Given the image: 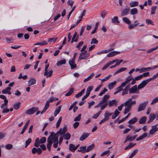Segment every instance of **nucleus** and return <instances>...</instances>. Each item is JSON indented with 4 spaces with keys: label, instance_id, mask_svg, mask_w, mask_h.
<instances>
[{
    "label": "nucleus",
    "instance_id": "obj_1",
    "mask_svg": "<svg viewBox=\"0 0 158 158\" xmlns=\"http://www.w3.org/2000/svg\"><path fill=\"white\" fill-rule=\"evenodd\" d=\"M110 96L109 94L105 95L103 98L99 101L98 104L94 106V108H98L101 106V110H103L107 107L108 105L107 101L110 98Z\"/></svg>",
    "mask_w": 158,
    "mask_h": 158
},
{
    "label": "nucleus",
    "instance_id": "obj_2",
    "mask_svg": "<svg viewBox=\"0 0 158 158\" xmlns=\"http://www.w3.org/2000/svg\"><path fill=\"white\" fill-rule=\"evenodd\" d=\"M131 103H129V101H126L124 103L122 104L120 106H119L118 107V109L119 111H120L122 110V108L124 106L125 108L123 113L125 114H126L131 110Z\"/></svg>",
    "mask_w": 158,
    "mask_h": 158
},
{
    "label": "nucleus",
    "instance_id": "obj_3",
    "mask_svg": "<svg viewBox=\"0 0 158 158\" xmlns=\"http://www.w3.org/2000/svg\"><path fill=\"white\" fill-rule=\"evenodd\" d=\"M67 131V127L66 125H64V127L62 129L60 128L56 134L54 135V136H55L56 137H58L59 135H62L63 134H64Z\"/></svg>",
    "mask_w": 158,
    "mask_h": 158
},
{
    "label": "nucleus",
    "instance_id": "obj_4",
    "mask_svg": "<svg viewBox=\"0 0 158 158\" xmlns=\"http://www.w3.org/2000/svg\"><path fill=\"white\" fill-rule=\"evenodd\" d=\"M89 56V53H87V51L85 50L84 52H82L80 53V56H79V59L85 60Z\"/></svg>",
    "mask_w": 158,
    "mask_h": 158
},
{
    "label": "nucleus",
    "instance_id": "obj_5",
    "mask_svg": "<svg viewBox=\"0 0 158 158\" xmlns=\"http://www.w3.org/2000/svg\"><path fill=\"white\" fill-rule=\"evenodd\" d=\"M38 107H33L27 110L26 111V113L29 115L33 114L38 111Z\"/></svg>",
    "mask_w": 158,
    "mask_h": 158
},
{
    "label": "nucleus",
    "instance_id": "obj_6",
    "mask_svg": "<svg viewBox=\"0 0 158 158\" xmlns=\"http://www.w3.org/2000/svg\"><path fill=\"white\" fill-rule=\"evenodd\" d=\"M148 103V101H146L140 104L139 106L138 111L139 112L144 110Z\"/></svg>",
    "mask_w": 158,
    "mask_h": 158
},
{
    "label": "nucleus",
    "instance_id": "obj_7",
    "mask_svg": "<svg viewBox=\"0 0 158 158\" xmlns=\"http://www.w3.org/2000/svg\"><path fill=\"white\" fill-rule=\"evenodd\" d=\"M129 94L139 93V91L137 90L136 85H135L129 89Z\"/></svg>",
    "mask_w": 158,
    "mask_h": 158
},
{
    "label": "nucleus",
    "instance_id": "obj_8",
    "mask_svg": "<svg viewBox=\"0 0 158 158\" xmlns=\"http://www.w3.org/2000/svg\"><path fill=\"white\" fill-rule=\"evenodd\" d=\"M130 9L127 6L121 10V16H123L127 15L129 12Z\"/></svg>",
    "mask_w": 158,
    "mask_h": 158
},
{
    "label": "nucleus",
    "instance_id": "obj_9",
    "mask_svg": "<svg viewBox=\"0 0 158 158\" xmlns=\"http://www.w3.org/2000/svg\"><path fill=\"white\" fill-rule=\"evenodd\" d=\"M137 97V95H133L132 96L131 98H129L127 101H129V103H132V104H131V107L133 105H135L136 104V101L135 100V101H132V99H135Z\"/></svg>",
    "mask_w": 158,
    "mask_h": 158
},
{
    "label": "nucleus",
    "instance_id": "obj_10",
    "mask_svg": "<svg viewBox=\"0 0 158 158\" xmlns=\"http://www.w3.org/2000/svg\"><path fill=\"white\" fill-rule=\"evenodd\" d=\"M31 152L33 154H35L37 152L39 155H40L42 152V151L40 148H33L32 149Z\"/></svg>",
    "mask_w": 158,
    "mask_h": 158
},
{
    "label": "nucleus",
    "instance_id": "obj_11",
    "mask_svg": "<svg viewBox=\"0 0 158 158\" xmlns=\"http://www.w3.org/2000/svg\"><path fill=\"white\" fill-rule=\"evenodd\" d=\"M75 60H69V64L71 66V69H73L77 67V65L75 63Z\"/></svg>",
    "mask_w": 158,
    "mask_h": 158
},
{
    "label": "nucleus",
    "instance_id": "obj_12",
    "mask_svg": "<svg viewBox=\"0 0 158 158\" xmlns=\"http://www.w3.org/2000/svg\"><path fill=\"white\" fill-rule=\"evenodd\" d=\"M1 108L3 109L2 113H7L9 111V109L7 108L8 106L5 105L3 104H2Z\"/></svg>",
    "mask_w": 158,
    "mask_h": 158
},
{
    "label": "nucleus",
    "instance_id": "obj_13",
    "mask_svg": "<svg viewBox=\"0 0 158 158\" xmlns=\"http://www.w3.org/2000/svg\"><path fill=\"white\" fill-rule=\"evenodd\" d=\"M148 84L145 80L143 81L142 82L138 85V89H141L143 88Z\"/></svg>",
    "mask_w": 158,
    "mask_h": 158
},
{
    "label": "nucleus",
    "instance_id": "obj_14",
    "mask_svg": "<svg viewBox=\"0 0 158 158\" xmlns=\"http://www.w3.org/2000/svg\"><path fill=\"white\" fill-rule=\"evenodd\" d=\"M118 102L117 101L116 99H113L110 101L108 103L109 107H111L113 106H117Z\"/></svg>",
    "mask_w": 158,
    "mask_h": 158
},
{
    "label": "nucleus",
    "instance_id": "obj_15",
    "mask_svg": "<svg viewBox=\"0 0 158 158\" xmlns=\"http://www.w3.org/2000/svg\"><path fill=\"white\" fill-rule=\"evenodd\" d=\"M11 88L10 87H8L2 90V93L3 94H11V92L10 91Z\"/></svg>",
    "mask_w": 158,
    "mask_h": 158
},
{
    "label": "nucleus",
    "instance_id": "obj_16",
    "mask_svg": "<svg viewBox=\"0 0 158 158\" xmlns=\"http://www.w3.org/2000/svg\"><path fill=\"white\" fill-rule=\"evenodd\" d=\"M89 135V134L88 133L85 132L80 137V140L81 141H82L87 138Z\"/></svg>",
    "mask_w": 158,
    "mask_h": 158
},
{
    "label": "nucleus",
    "instance_id": "obj_17",
    "mask_svg": "<svg viewBox=\"0 0 158 158\" xmlns=\"http://www.w3.org/2000/svg\"><path fill=\"white\" fill-rule=\"evenodd\" d=\"M120 53V52H119L114 51L108 53L107 54V56L108 57H111L117 54H119Z\"/></svg>",
    "mask_w": 158,
    "mask_h": 158
},
{
    "label": "nucleus",
    "instance_id": "obj_18",
    "mask_svg": "<svg viewBox=\"0 0 158 158\" xmlns=\"http://www.w3.org/2000/svg\"><path fill=\"white\" fill-rule=\"evenodd\" d=\"M117 83V81H114L113 82L110 83L108 85V88L110 90L113 88L116 85Z\"/></svg>",
    "mask_w": 158,
    "mask_h": 158
},
{
    "label": "nucleus",
    "instance_id": "obj_19",
    "mask_svg": "<svg viewBox=\"0 0 158 158\" xmlns=\"http://www.w3.org/2000/svg\"><path fill=\"white\" fill-rule=\"evenodd\" d=\"M148 135V134L147 133H144L139 137H138L136 139V140L138 141L143 139L144 138H146L147 136Z\"/></svg>",
    "mask_w": 158,
    "mask_h": 158
},
{
    "label": "nucleus",
    "instance_id": "obj_20",
    "mask_svg": "<svg viewBox=\"0 0 158 158\" xmlns=\"http://www.w3.org/2000/svg\"><path fill=\"white\" fill-rule=\"evenodd\" d=\"M54 132H51L50 136L47 139V141L48 143H52V141L53 140L52 139V138L53 137V136L54 135Z\"/></svg>",
    "mask_w": 158,
    "mask_h": 158
},
{
    "label": "nucleus",
    "instance_id": "obj_21",
    "mask_svg": "<svg viewBox=\"0 0 158 158\" xmlns=\"http://www.w3.org/2000/svg\"><path fill=\"white\" fill-rule=\"evenodd\" d=\"M147 119V117L146 116H143L141 117L139 120V123L140 124H143L145 123Z\"/></svg>",
    "mask_w": 158,
    "mask_h": 158
},
{
    "label": "nucleus",
    "instance_id": "obj_22",
    "mask_svg": "<svg viewBox=\"0 0 158 158\" xmlns=\"http://www.w3.org/2000/svg\"><path fill=\"white\" fill-rule=\"evenodd\" d=\"M53 70H51L48 72V71L44 72V75L46 76L47 78L51 77L52 74Z\"/></svg>",
    "mask_w": 158,
    "mask_h": 158
},
{
    "label": "nucleus",
    "instance_id": "obj_23",
    "mask_svg": "<svg viewBox=\"0 0 158 158\" xmlns=\"http://www.w3.org/2000/svg\"><path fill=\"white\" fill-rule=\"evenodd\" d=\"M36 82V80L34 78H31L28 81V86H30L35 84Z\"/></svg>",
    "mask_w": 158,
    "mask_h": 158
},
{
    "label": "nucleus",
    "instance_id": "obj_24",
    "mask_svg": "<svg viewBox=\"0 0 158 158\" xmlns=\"http://www.w3.org/2000/svg\"><path fill=\"white\" fill-rule=\"evenodd\" d=\"M120 112L117 109H116L112 116V118L113 119H114L119 114Z\"/></svg>",
    "mask_w": 158,
    "mask_h": 158
},
{
    "label": "nucleus",
    "instance_id": "obj_25",
    "mask_svg": "<svg viewBox=\"0 0 158 158\" xmlns=\"http://www.w3.org/2000/svg\"><path fill=\"white\" fill-rule=\"evenodd\" d=\"M112 114V113H110L108 111H106L104 114V117L108 120L109 118V117Z\"/></svg>",
    "mask_w": 158,
    "mask_h": 158
},
{
    "label": "nucleus",
    "instance_id": "obj_26",
    "mask_svg": "<svg viewBox=\"0 0 158 158\" xmlns=\"http://www.w3.org/2000/svg\"><path fill=\"white\" fill-rule=\"evenodd\" d=\"M137 118L135 117L129 121L128 123L130 125L133 124L137 121Z\"/></svg>",
    "mask_w": 158,
    "mask_h": 158
},
{
    "label": "nucleus",
    "instance_id": "obj_27",
    "mask_svg": "<svg viewBox=\"0 0 158 158\" xmlns=\"http://www.w3.org/2000/svg\"><path fill=\"white\" fill-rule=\"evenodd\" d=\"M139 2L137 1H131L130 3V6L131 7H133L137 6L138 5Z\"/></svg>",
    "mask_w": 158,
    "mask_h": 158
},
{
    "label": "nucleus",
    "instance_id": "obj_28",
    "mask_svg": "<svg viewBox=\"0 0 158 158\" xmlns=\"http://www.w3.org/2000/svg\"><path fill=\"white\" fill-rule=\"evenodd\" d=\"M93 86H90L88 87L86 92V94L89 96L91 91L93 89Z\"/></svg>",
    "mask_w": 158,
    "mask_h": 158
},
{
    "label": "nucleus",
    "instance_id": "obj_29",
    "mask_svg": "<svg viewBox=\"0 0 158 158\" xmlns=\"http://www.w3.org/2000/svg\"><path fill=\"white\" fill-rule=\"evenodd\" d=\"M111 22L113 23L116 24L119 23V21L118 20V17L117 16H115L111 20Z\"/></svg>",
    "mask_w": 158,
    "mask_h": 158
},
{
    "label": "nucleus",
    "instance_id": "obj_30",
    "mask_svg": "<svg viewBox=\"0 0 158 158\" xmlns=\"http://www.w3.org/2000/svg\"><path fill=\"white\" fill-rule=\"evenodd\" d=\"M158 128H155L153 127L149 131V135L148 137H149L150 135H153L158 131Z\"/></svg>",
    "mask_w": 158,
    "mask_h": 158
},
{
    "label": "nucleus",
    "instance_id": "obj_31",
    "mask_svg": "<svg viewBox=\"0 0 158 158\" xmlns=\"http://www.w3.org/2000/svg\"><path fill=\"white\" fill-rule=\"evenodd\" d=\"M127 69V68H122L117 70L115 72L114 75H115L118 73H120L123 71L126 70Z\"/></svg>",
    "mask_w": 158,
    "mask_h": 158
},
{
    "label": "nucleus",
    "instance_id": "obj_32",
    "mask_svg": "<svg viewBox=\"0 0 158 158\" xmlns=\"http://www.w3.org/2000/svg\"><path fill=\"white\" fill-rule=\"evenodd\" d=\"M86 146H81L79 148L77 151L79 152H82L83 153H84L86 152Z\"/></svg>",
    "mask_w": 158,
    "mask_h": 158
},
{
    "label": "nucleus",
    "instance_id": "obj_33",
    "mask_svg": "<svg viewBox=\"0 0 158 158\" xmlns=\"http://www.w3.org/2000/svg\"><path fill=\"white\" fill-rule=\"evenodd\" d=\"M49 106V104L48 103V102H46L45 104L44 107L43 109V110L41 112V114H42L43 113H44V112H45L48 108Z\"/></svg>",
    "mask_w": 158,
    "mask_h": 158
},
{
    "label": "nucleus",
    "instance_id": "obj_34",
    "mask_svg": "<svg viewBox=\"0 0 158 158\" xmlns=\"http://www.w3.org/2000/svg\"><path fill=\"white\" fill-rule=\"evenodd\" d=\"M63 136L65 139L68 140H69L71 136V135L68 132L65 134V133L63 134Z\"/></svg>",
    "mask_w": 158,
    "mask_h": 158
},
{
    "label": "nucleus",
    "instance_id": "obj_35",
    "mask_svg": "<svg viewBox=\"0 0 158 158\" xmlns=\"http://www.w3.org/2000/svg\"><path fill=\"white\" fill-rule=\"evenodd\" d=\"M134 139L133 138V136H130L129 135L127 136L126 139L124 142V143H126L127 141H132L134 140Z\"/></svg>",
    "mask_w": 158,
    "mask_h": 158
},
{
    "label": "nucleus",
    "instance_id": "obj_36",
    "mask_svg": "<svg viewBox=\"0 0 158 158\" xmlns=\"http://www.w3.org/2000/svg\"><path fill=\"white\" fill-rule=\"evenodd\" d=\"M135 24H131L129 25L128 27V28L131 29L132 28H133L134 27H136L139 24L137 22V21H136L134 22Z\"/></svg>",
    "mask_w": 158,
    "mask_h": 158
},
{
    "label": "nucleus",
    "instance_id": "obj_37",
    "mask_svg": "<svg viewBox=\"0 0 158 158\" xmlns=\"http://www.w3.org/2000/svg\"><path fill=\"white\" fill-rule=\"evenodd\" d=\"M94 144H92L89 146L87 148V149H86V152H88L90 151L93 149L94 147Z\"/></svg>",
    "mask_w": 158,
    "mask_h": 158
},
{
    "label": "nucleus",
    "instance_id": "obj_38",
    "mask_svg": "<svg viewBox=\"0 0 158 158\" xmlns=\"http://www.w3.org/2000/svg\"><path fill=\"white\" fill-rule=\"evenodd\" d=\"M40 143L39 139L38 138H37L35 141L34 145L35 147L37 148L40 146Z\"/></svg>",
    "mask_w": 158,
    "mask_h": 158
},
{
    "label": "nucleus",
    "instance_id": "obj_39",
    "mask_svg": "<svg viewBox=\"0 0 158 158\" xmlns=\"http://www.w3.org/2000/svg\"><path fill=\"white\" fill-rule=\"evenodd\" d=\"M66 60L65 59H64L63 60H60L57 62V65L58 66L59 65H61L62 64H65L66 63Z\"/></svg>",
    "mask_w": 158,
    "mask_h": 158
},
{
    "label": "nucleus",
    "instance_id": "obj_40",
    "mask_svg": "<svg viewBox=\"0 0 158 158\" xmlns=\"http://www.w3.org/2000/svg\"><path fill=\"white\" fill-rule=\"evenodd\" d=\"M74 90V89L73 88H71L68 92L65 94V95L67 96L71 95L73 92Z\"/></svg>",
    "mask_w": 158,
    "mask_h": 158
},
{
    "label": "nucleus",
    "instance_id": "obj_41",
    "mask_svg": "<svg viewBox=\"0 0 158 158\" xmlns=\"http://www.w3.org/2000/svg\"><path fill=\"white\" fill-rule=\"evenodd\" d=\"M21 103L19 102L16 103L14 105L13 107L15 109L18 110L20 107V105Z\"/></svg>",
    "mask_w": 158,
    "mask_h": 158
},
{
    "label": "nucleus",
    "instance_id": "obj_42",
    "mask_svg": "<svg viewBox=\"0 0 158 158\" xmlns=\"http://www.w3.org/2000/svg\"><path fill=\"white\" fill-rule=\"evenodd\" d=\"M61 106H60L58 108L55 110L54 113V115L55 117L57 115L60 113L61 109Z\"/></svg>",
    "mask_w": 158,
    "mask_h": 158
},
{
    "label": "nucleus",
    "instance_id": "obj_43",
    "mask_svg": "<svg viewBox=\"0 0 158 158\" xmlns=\"http://www.w3.org/2000/svg\"><path fill=\"white\" fill-rule=\"evenodd\" d=\"M123 20L124 23L127 24H129L131 23V21L127 17H123Z\"/></svg>",
    "mask_w": 158,
    "mask_h": 158
},
{
    "label": "nucleus",
    "instance_id": "obj_44",
    "mask_svg": "<svg viewBox=\"0 0 158 158\" xmlns=\"http://www.w3.org/2000/svg\"><path fill=\"white\" fill-rule=\"evenodd\" d=\"M138 12V10L136 8H134L131 9L130 10V14L132 15H134L136 14Z\"/></svg>",
    "mask_w": 158,
    "mask_h": 158
},
{
    "label": "nucleus",
    "instance_id": "obj_45",
    "mask_svg": "<svg viewBox=\"0 0 158 158\" xmlns=\"http://www.w3.org/2000/svg\"><path fill=\"white\" fill-rule=\"evenodd\" d=\"M75 145L73 144H70L69 146V149L70 151L73 152H74L75 151Z\"/></svg>",
    "mask_w": 158,
    "mask_h": 158
},
{
    "label": "nucleus",
    "instance_id": "obj_46",
    "mask_svg": "<svg viewBox=\"0 0 158 158\" xmlns=\"http://www.w3.org/2000/svg\"><path fill=\"white\" fill-rule=\"evenodd\" d=\"M138 152V150L137 149H135L132 152L131 154L129 157L130 158H132Z\"/></svg>",
    "mask_w": 158,
    "mask_h": 158
},
{
    "label": "nucleus",
    "instance_id": "obj_47",
    "mask_svg": "<svg viewBox=\"0 0 158 158\" xmlns=\"http://www.w3.org/2000/svg\"><path fill=\"white\" fill-rule=\"evenodd\" d=\"M31 138H29L25 142V148H27V146L31 143Z\"/></svg>",
    "mask_w": 158,
    "mask_h": 158
},
{
    "label": "nucleus",
    "instance_id": "obj_48",
    "mask_svg": "<svg viewBox=\"0 0 158 158\" xmlns=\"http://www.w3.org/2000/svg\"><path fill=\"white\" fill-rule=\"evenodd\" d=\"M57 38V37L49 38L48 40V42L49 43H51L52 42H55L56 41Z\"/></svg>",
    "mask_w": 158,
    "mask_h": 158
},
{
    "label": "nucleus",
    "instance_id": "obj_49",
    "mask_svg": "<svg viewBox=\"0 0 158 158\" xmlns=\"http://www.w3.org/2000/svg\"><path fill=\"white\" fill-rule=\"evenodd\" d=\"M158 48V46L156 47H155L154 48H152L151 49L148 50L147 51V52L148 53H150L152 52L153 51L156 50V49H157Z\"/></svg>",
    "mask_w": 158,
    "mask_h": 158
},
{
    "label": "nucleus",
    "instance_id": "obj_50",
    "mask_svg": "<svg viewBox=\"0 0 158 158\" xmlns=\"http://www.w3.org/2000/svg\"><path fill=\"white\" fill-rule=\"evenodd\" d=\"M62 117H60L59 118V119L58 120L57 122V123H56V128H58L59 126L60 125L61 123V120H62Z\"/></svg>",
    "mask_w": 158,
    "mask_h": 158
},
{
    "label": "nucleus",
    "instance_id": "obj_51",
    "mask_svg": "<svg viewBox=\"0 0 158 158\" xmlns=\"http://www.w3.org/2000/svg\"><path fill=\"white\" fill-rule=\"evenodd\" d=\"M157 6H153L151 9V14L153 15L155 13V11L156 8Z\"/></svg>",
    "mask_w": 158,
    "mask_h": 158
},
{
    "label": "nucleus",
    "instance_id": "obj_52",
    "mask_svg": "<svg viewBox=\"0 0 158 158\" xmlns=\"http://www.w3.org/2000/svg\"><path fill=\"white\" fill-rule=\"evenodd\" d=\"M146 23H147L148 25L150 24L152 25H154V24L153 22L150 19H147L146 20Z\"/></svg>",
    "mask_w": 158,
    "mask_h": 158
},
{
    "label": "nucleus",
    "instance_id": "obj_53",
    "mask_svg": "<svg viewBox=\"0 0 158 158\" xmlns=\"http://www.w3.org/2000/svg\"><path fill=\"white\" fill-rule=\"evenodd\" d=\"M46 138L45 137H43L40 140V143L41 144L45 143L46 141Z\"/></svg>",
    "mask_w": 158,
    "mask_h": 158
},
{
    "label": "nucleus",
    "instance_id": "obj_54",
    "mask_svg": "<svg viewBox=\"0 0 158 158\" xmlns=\"http://www.w3.org/2000/svg\"><path fill=\"white\" fill-rule=\"evenodd\" d=\"M101 112V111H100L96 114H94L93 116L92 117V118L94 119H96L99 116Z\"/></svg>",
    "mask_w": 158,
    "mask_h": 158
},
{
    "label": "nucleus",
    "instance_id": "obj_55",
    "mask_svg": "<svg viewBox=\"0 0 158 158\" xmlns=\"http://www.w3.org/2000/svg\"><path fill=\"white\" fill-rule=\"evenodd\" d=\"M132 79V77L131 75H129L128 76L127 78L126 79L125 81L127 83H128Z\"/></svg>",
    "mask_w": 158,
    "mask_h": 158
},
{
    "label": "nucleus",
    "instance_id": "obj_56",
    "mask_svg": "<svg viewBox=\"0 0 158 158\" xmlns=\"http://www.w3.org/2000/svg\"><path fill=\"white\" fill-rule=\"evenodd\" d=\"M158 102V97H157L154 98L152 102H151V105H153L155 103Z\"/></svg>",
    "mask_w": 158,
    "mask_h": 158
},
{
    "label": "nucleus",
    "instance_id": "obj_57",
    "mask_svg": "<svg viewBox=\"0 0 158 158\" xmlns=\"http://www.w3.org/2000/svg\"><path fill=\"white\" fill-rule=\"evenodd\" d=\"M81 114H79L74 119V121H79L81 119Z\"/></svg>",
    "mask_w": 158,
    "mask_h": 158
},
{
    "label": "nucleus",
    "instance_id": "obj_58",
    "mask_svg": "<svg viewBox=\"0 0 158 158\" xmlns=\"http://www.w3.org/2000/svg\"><path fill=\"white\" fill-rule=\"evenodd\" d=\"M98 43V41L95 38L93 39L90 42V44H97Z\"/></svg>",
    "mask_w": 158,
    "mask_h": 158
},
{
    "label": "nucleus",
    "instance_id": "obj_59",
    "mask_svg": "<svg viewBox=\"0 0 158 158\" xmlns=\"http://www.w3.org/2000/svg\"><path fill=\"white\" fill-rule=\"evenodd\" d=\"M108 91L107 89L105 88H104V89L101 91L99 94V95L100 96H102L103 94H105V93Z\"/></svg>",
    "mask_w": 158,
    "mask_h": 158
},
{
    "label": "nucleus",
    "instance_id": "obj_60",
    "mask_svg": "<svg viewBox=\"0 0 158 158\" xmlns=\"http://www.w3.org/2000/svg\"><path fill=\"white\" fill-rule=\"evenodd\" d=\"M156 118V115L153 114H151L149 115V118H151V119L153 121Z\"/></svg>",
    "mask_w": 158,
    "mask_h": 158
},
{
    "label": "nucleus",
    "instance_id": "obj_61",
    "mask_svg": "<svg viewBox=\"0 0 158 158\" xmlns=\"http://www.w3.org/2000/svg\"><path fill=\"white\" fill-rule=\"evenodd\" d=\"M6 149L8 150L11 149L13 147V145L11 144H8L5 146Z\"/></svg>",
    "mask_w": 158,
    "mask_h": 158
},
{
    "label": "nucleus",
    "instance_id": "obj_62",
    "mask_svg": "<svg viewBox=\"0 0 158 158\" xmlns=\"http://www.w3.org/2000/svg\"><path fill=\"white\" fill-rule=\"evenodd\" d=\"M52 139L53 143L58 142V137H56L53 136L52 138Z\"/></svg>",
    "mask_w": 158,
    "mask_h": 158
},
{
    "label": "nucleus",
    "instance_id": "obj_63",
    "mask_svg": "<svg viewBox=\"0 0 158 158\" xmlns=\"http://www.w3.org/2000/svg\"><path fill=\"white\" fill-rule=\"evenodd\" d=\"M95 102L94 101H92L90 102H88V107L89 109L90 108L91 106L94 105L95 104Z\"/></svg>",
    "mask_w": 158,
    "mask_h": 158
},
{
    "label": "nucleus",
    "instance_id": "obj_64",
    "mask_svg": "<svg viewBox=\"0 0 158 158\" xmlns=\"http://www.w3.org/2000/svg\"><path fill=\"white\" fill-rule=\"evenodd\" d=\"M79 125V123L78 122H75L73 125L74 128L75 129L77 128Z\"/></svg>",
    "mask_w": 158,
    "mask_h": 158
}]
</instances>
